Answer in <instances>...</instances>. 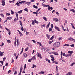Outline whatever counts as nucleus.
<instances>
[{
	"label": "nucleus",
	"mask_w": 75,
	"mask_h": 75,
	"mask_svg": "<svg viewBox=\"0 0 75 75\" xmlns=\"http://www.w3.org/2000/svg\"><path fill=\"white\" fill-rule=\"evenodd\" d=\"M70 11H72L73 12H74V9H71Z\"/></svg>",
	"instance_id": "obj_56"
},
{
	"label": "nucleus",
	"mask_w": 75,
	"mask_h": 75,
	"mask_svg": "<svg viewBox=\"0 0 75 75\" xmlns=\"http://www.w3.org/2000/svg\"><path fill=\"white\" fill-rule=\"evenodd\" d=\"M14 62V59H12V62H11V63H13Z\"/></svg>",
	"instance_id": "obj_57"
},
{
	"label": "nucleus",
	"mask_w": 75,
	"mask_h": 75,
	"mask_svg": "<svg viewBox=\"0 0 75 75\" xmlns=\"http://www.w3.org/2000/svg\"><path fill=\"white\" fill-rule=\"evenodd\" d=\"M52 31V29L51 28H49V32H50V31Z\"/></svg>",
	"instance_id": "obj_51"
},
{
	"label": "nucleus",
	"mask_w": 75,
	"mask_h": 75,
	"mask_svg": "<svg viewBox=\"0 0 75 75\" xmlns=\"http://www.w3.org/2000/svg\"><path fill=\"white\" fill-rule=\"evenodd\" d=\"M33 7L34 8H38V6H35V5H34Z\"/></svg>",
	"instance_id": "obj_29"
},
{
	"label": "nucleus",
	"mask_w": 75,
	"mask_h": 75,
	"mask_svg": "<svg viewBox=\"0 0 75 75\" xmlns=\"http://www.w3.org/2000/svg\"><path fill=\"white\" fill-rule=\"evenodd\" d=\"M38 44H39L40 46H42V44H41V43L40 42H37V45H38Z\"/></svg>",
	"instance_id": "obj_19"
},
{
	"label": "nucleus",
	"mask_w": 75,
	"mask_h": 75,
	"mask_svg": "<svg viewBox=\"0 0 75 75\" xmlns=\"http://www.w3.org/2000/svg\"><path fill=\"white\" fill-rule=\"evenodd\" d=\"M52 54H54L55 55H58V54L57 52H52Z\"/></svg>",
	"instance_id": "obj_7"
},
{
	"label": "nucleus",
	"mask_w": 75,
	"mask_h": 75,
	"mask_svg": "<svg viewBox=\"0 0 75 75\" xmlns=\"http://www.w3.org/2000/svg\"><path fill=\"white\" fill-rule=\"evenodd\" d=\"M54 63H55V64H58V62H57V61H54Z\"/></svg>",
	"instance_id": "obj_58"
},
{
	"label": "nucleus",
	"mask_w": 75,
	"mask_h": 75,
	"mask_svg": "<svg viewBox=\"0 0 75 75\" xmlns=\"http://www.w3.org/2000/svg\"><path fill=\"white\" fill-rule=\"evenodd\" d=\"M29 48H28V47H27V48L25 50V51H28V50Z\"/></svg>",
	"instance_id": "obj_34"
},
{
	"label": "nucleus",
	"mask_w": 75,
	"mask_h": 75,
	"mask_svg": "<svg viewBox=\"0 0 75 75\" xmlns=\"http://www.w3.org/2000/svg\"><path fill=\"white\" fill-rule=\"evenodd\" d=\"M54 37H55V35H53L52 37L50 39V40H53V39L54 38Z\"/></svg>",
	"instance_id": "obj_21"
},
{
	"label": "nucleus",
	"mask_w": 75,
	"mask_h": 75,
	"mask_svg": "<svg viewBox=\"0 0 75 75\" xmlns=\"http://www.w3.org/2000/svg\"><path fill=\"white\" fill-rule=\"evenodd\" d=\"M51 61H55V59L54 58H52L51 59Z\"/></svg>",
	"instance_id": "obj_47"
},
{
	"label": "nucleus",
	"mask_w": 75,
	"mask_h": 75,
	"mask_svg": "<svg viewBox=\"0 0 75 75\" xmlns=\"http://www.w3.org/2000/svg\"><path fill=\"white\" fill-rule=\"evenodd\" d=\"M38 53H37V54H36V55H37V56L38 57H39V56H40V53H38Z\"/></svg>",
	"instance_id": "obj_35"
},
{
	"label": "nucleus",
	"mask_w": 75,
	"mask_h": 75,
	"mask_svg": "<svg viewBox=\"0 0 75 75\" xmlns=\"http://www.w3.org/2000/svg\"><path fill=\"white\" fill-rule=\"evenodd\" d=\"M50 50V49L48 48L46 51L45 50V52H48V51Z\"/></svg>",
	"instance_id": "obj_37"
},
{
	"label": "nucleus",
	"mask_w": 75,
	"mask_h": 75,
	"mask_svg": "<svg viewBox=\"0 0 75 75\" xmlns=\"http://www.w3.org/2000/svg\"><path fill=\"white\" fill-rule=\"evenodd\" d=\"M41 28H43L44 27H45V25L44 24L42 25H41Z\"/></svg>",
	"instance_id": "obj_32"
},
{
	"label": "nucleus",
	"mask_w": 75,
	"mask_h": 75,
	"mask_svg": "<svg viewBox=\"0 0 75 75\" xmlns=\"http://www.w3.org/2000/svg\"><path fill=\"white\" fill-rule=\"evenodd\" d=\"M15 5H17V6H18V7H19V6H20V4L18 2H17L15 4Z\"/></svg>",
	"instance_id": "obj_18"
},
{
	"label": "nucleus",
	"mask_w": 75,
	"mask_h": 75,
	"mask_svg": "<svg viewBox=\"0 0 75 75\" xmlns=\"http://www.w3.org/2000/svg\"><path fill=\"white\" fill-rule=\"evenodd\" d=\"M37 68V66L35 64H33V66L32 67V68Z\"/></svg>",
	"instance_id": "obj_26"
},
{
	"label": "nucleus",
	"mask_w": 75,
	"mask_h": 75,
	"mask_svg": "<svg viewBox=\"0 0 75 75\" xmlns=\"http://www.w3.org/2000/svg\"><path fill=\"white\" fill-rule=\"evenodd\" d=\"M48 7V10H49L50 11H51V10H52V9H53L52 7H51V6H49L48 5H46L45 7Z\"/></svg>",
	"instance_id": "obj_2"
},
{
	"label": "nucleus",
	"mask_w": 75,
	"mask_h": 75,
	"mask_svg": "<svg viewBox=\"0 0 75 75\" xmlns=\"http://www.w3.org/2000/svg\"><path fill=\"white\" fill-rule=\"evenodd\" d=\"M32 41L33 42H34V44H36L35 41L34 40H32Z\"/></svg>",
	"instance_id": "obj_45"
},
{
	"label": "nucleus",
	"mask_w": 75,
	"mask_h": 75,
	"mask_svg": "<svg viewBox=\"0 0 75 75\" xmlns=\"http://www.w3.org/2000/svg\"><path fill=\"white\" fill-rule=\"evenodd\" d=\"M16 74H17V71H15L14 75H16Z\"/></svg>",
	"instance_id": "obj_63"
},
{
	"label": "nucleus",
	"mask_w": 75,
	"mask_h": 75,
	"mask_svg": "<svg viewBox=\"0 0 75 75\" xmlns=\"http://www.w3.org/2000/svg\"><path fill=\"white\" fill-rule=\"evenodd\" d=\"M23 56L24 57H25L26 58V57H27V54L25 53H24L23 54Z\"/></svg>",
	"instance_id": "obj_10"
},
{
	"label": "nucleus",
	"mask_w": 75,
	"mask_h": 75,
	"mask_svg": "<svg viewBox=\"0 0 75 75\" xmlns=\"http://www.w3.org/2000/svg\"><path fill=\"white\" fill-rule=\"evenodd\" d=\"M23 69V66H22L21 67V68L20 69V72L18 74V75H21V72H22V69Z\"/></svg>",
	"instance_id": "obj_6"
},
{
	"label": "nucleus",
	"mask_w": 75,
	"mask_h": 75,
	"mask_svg": "<svg viewBox=\"0 0 75 75\" xmlns=\"http://www.w3.org/2000/svg\"><path fill=\"white\" fill-rule=\"evenodd\" d=\"M15 41L14 44L15 46L16 47V42H17V39L16 38H15Z\"/></svg>",
	"instance_id": "obj_11"
},
{
	"label": "nucleus",
	"mask_w": 75,
	"mask_h": 75,
	"mask_svg": "<svg viewBox=\"0 0 75 75\" xmlns=\"http://www.w3.org/2000/svg\"><path fill=\"white\" fill-rule=\"evenodd\" d=\"M6 59V57H5L3 58V61H4V60Z\"/></svg>",
	"instance_id": "obj_50"
},
{
	"label": "nucleus",
	"mask_w": 75,
	"mask_h": 75,
	"mask_svg": "<svg viewBox=\"0 0 75 75\" xmlns=\"http://www.w3.org/2000/svg\"><path fill=\"white\" fill-rule=\"evenodd\" d=\"M26 4H27V5H28L29 6H30V5L31 4V2H27L25 3Z\"/></svg>",
	"instance_id": "obj_13"
},
{
	"label": "nucleus",
	"mask_w": 75,
	"mask_h": 75,
	"mask_svg": "<svg viewBox=\"0 0 75 75\" xmlns=\"http://www.w3.org/2000/svg\"><path fill=\"white\" fill-rule=\"evenodd\" d=\"M68 74L69 75H71L72 74V72H68Z\"/></svg>",
	"instance_id": "obj_36"
},
{
	"label": "nucleus",
	"mask_w": 75,
	"mask_h": 75,
	"mask_svg": "<svg viewBox=\"0 0 75 75\" xmlns=\"http://www.w3.org/2000/svg\"><path fill=\"white\" fill-rule=\"evenodd\" d=\"M51 26L52 28H53V27H54V25L52 24L51 25Z\"/></svg>",
	"instance_id": "obj_42"
},
{
	"label": "nucleus",
	"mask_w": 75,
	"mask_h": 75,
	"mask_svg": "<svg viewBox=\"0 0 75 75\" xmlns=\"http://www.w3.org/2000/svg\"><path fill=\"white\" fill-rule=\"evenodd\" d=\"M17 46H18V45H19V41L18 40H17Z\"/></svg>",
	"instance_id": "obj_33"
},
{
	"label": "nucleus",
	"mask_w": 75,
	"mask_h": 75,
	"mask_svg": "<svg viewBox=\"0 0 75 75\" xmlns=\"http://www.w3.org/2000/svg\"><path fill=\"white\" fill-rule=\"evenodd\" d=\"M53 21H56V22H58V19L56 18H54L53 19Z\"/></svg>",
	"instance_id": "obj_8"
},
{
	"label": "nucleus",
	"mask_w": 75,
	"mask_h": 75,
	"mask_svg": "<svg viewBox=\"0 0 75 75\" xmlns=\"http://www.w3.org/2000/svg\"><path fill=\"white\" fill-rule=\"evenodd\" d=\"M50 22H49L48 24V25H47L46 28H48L49 27V26H50Z\"/></svg>",
	"instance_id": "obj_14"
},
{
	"label": "nucleus",
	"mask_w": 75,
	"mask_h": 75,
	"mask_svg": "<svg viewBox=\"0 0 75 75\" xmlns=\"http://www.w3.org/2000/svg\"><path fill=\"white\" fill-rule=\"evenodd\" d=\"M43 19L45 20V21H47V18L44 17H43Z\"/></svg>",
	"instance_id": "obj_17"
},
{
	"label": "nucleus",
	"mask_w": 75,
	"mask_h": 75,
	"mask_svg": "<svg viewBox=\"0 0 75 75\" xmlns=\"http://www.w3.org/2000/svg\"><path fill=\"white\" fill-rule=\"evenodd\" d=\"M35 59V56H33L32 58V59Z\"/></svg>",
	"instance_id": "obj_31"
},
{
	"label": "nucleus",
	"mask_w": 75,
	"mask_h": 75,
	"mask_svg": "<svg viewBox=\"0 0 75 75\" xmlns=\"http://www.w3.org/2000/svg\"><path fill=\"white\" fill-rule=\"evenodd\" d=\"M46 36L47 37L48 39H50V35H48V34H46Z\"/></svg>",
	"instance_id": "obj_15"
},
{
	"label": "nucleus",
	"mask_w": 75,
	"mask_h": 75,
	"mask_svg": "<svg viewBox=\"0 0 75 75\" xmlns=\"http://www.w3.org/2000/svg\"><path fill=\"white\" fill-rule=\"evenodd\" d=\"M32 24L33 25H34V20H32Z\"/></svg>",
	"instance_id": "obj_46"
},
{
	"label": "nucleus",
	"mask_w": 75,
	"mask_h": 75,
	"mask_svg": "<svg viewBox=\"0 0 75 75\" xmlns=\"http://www.w3.org/2000/svg\"><path fill=\"white\" fill-rule=\"evenodd\" d=\"M53 45L55 47H59L60 45V42H57L54 44Z\"/></svg>",
	"instance_id": "obj_1"
},
{
	"label": "nucleus",
	"mask_w": 75,
	"mask_h": 75,
	"mask_svg": "<svg viewBox=\"0 0 75 75\" xmlns=\"http://www.w3.org/2000/svg\"><path fill=\"white\" fill-rule=\"evenodd\" d=\"M19 22L20 23V24L21 25V27H23V24L22 23V22H21V21H19Z\"/></svg>",
	"instance_id": "obj_22"
},
{
	"label": "nucleus",
	"mask_w": 75,
	"mask_h": 75,
	"mask_svg": "<svg viewBox=\"0 0 75 75\" xmlns=\"http://www.w3.org/2000/svg\"><path fill=\"white\" fill-rule=\"evenodd\" d=\"M21 29L22 31H24V29L23 28V27L21 28Z\"/></svg>",
	"instance_id": "obj_61"
},
{
	"label": "nucleus",
	"mask_w": 75,
	"mask_h": 75,
	"mask_svg": "<svg viewBox=\"0 0 75 75\" xmlns=\"http://www.w3.org/2000/svg\"><path fill=\"white\" fill-rule=\"evenodd\" d=\"M68 40H74V39L72 38H70L68 39Z\"/></svg>",
	"instance_id": "obj_23"
},
{
	"label": "nucleus",
	"mask_w": 75,
	"mask_h": 75,
	"mask_svg": "<svg viewBox=\"0 0 75 75\" xmlns=\"http://www.w3.org/2000/svg\"><path fill=\"white\" fill-rule=\"evenodd\" d=\"M28 62H31V59H29V60H28Z\"/></svg>",
	"instance_id": "obj_59"
},
{
	"label": "nucleus",
	"mask_w": 75,
	"mask_h": 75,
	"mask_svg": "<svg viewBox=\"0 0 75 75\" xmlns=\"http://www.w3.org/2000/svg\"><path fill=\"white\" fill-rule=\"evenodd\" d=\"M42 5L43 7H45V6H46V5L44 4H43V3H42Z\"/></svg>",
	"instance_id": "obj_53"
},
{
	"label": "nucleus",
	"mask_w": 75,
	"mask_h": 75,
	"mask_svg": "<svg viewBox=\"0 0 75 75\" xmlns=\"http://www.w3.org/2000/svg\"><path fill=\"white\" fill-rule=\"evenodd\" d=\"M71 47H74V44H72L71 45Z\"/></svg>",
	"instance_id": "obj_52"
},
{
	"label": "nucleus",
	"mask_w": 75,
	"mask_h": 75,
	"mask_svg": "<svg viewBox=\"0 0 75 75\" xmlns=\"http://www.w3.org/2000/svg\"><path fill=\"white\" fill-rule=\"evenodd\" d=\"M50 57L51 58H54V57L53 56V55H50Z\"/></svg>",
	"instance_id": "obj_41"
},
{
	"label": "nucleus",
	"mask_w": 75,
	"mask_h": 75,
	"mask_svg": "<svg viewBox=\"0 0 75 75\" xmlns=\"http://www.w3.org/2000/svg\"><path fill=\"white\" fill-rule=\"evenodd\" d=\"M22 11H23V10H21V11H18V13H19V14H20V13H22Z\"/></svg>",
	"instance_id": "obj_27"
},
{
	"label": "nucleus",
	"mask_w": 75,
	"mask_h": 75,
	"mask_svg": "<svg viewBox=\"0 0 75 75\" xmlns=\"http://www.w3.org/2000/svg\"><path fill=\"white\" fill-rule=\"evenodd\" d=\"M24 10H25V11H27V13H28V10L27 9V8H25L24 9Z\"/></svg>",
	"instance_id": "obj_30"
},
{
	"label": "nucleus",
	"mask_w": 75,
	"mask_h": 75,
	"mask_svg": "<svg viewBox=\"0 0 75 75\" xmlns=\"http://www.w3.org/2000/svg\"><path fill=\"white\" fill-rule=\"evenodd\" d=\"M40 9H41V8H39L38 9V10L36 11L37 13H38V11H39V10H40Z\"/></svg>",
	"instance_id": "obj_54"
},
{
	"label": "nucleus",
	"mask_w": 75,
	"mask_h": 75,
	"mask_svg": "<svg viewBox=\"0 0 75 75\" xmlns=\"http://www.w3.org/2000/svg\"><path fill=\"white\" fill-rule=\"evenodd\" d=\"M11 14H14V12L13 11H12V10H11Z\"/></svg>",
	"instance_id": "obj_39"
},
{
	"label": "nucleus",
	"mask_w": 75,
	"mask_h": 75,
	"mask_svg": "<svg viewBox=\"0 0 75 75\" xmlns=\"http://www.w3.org/2000/svg\"><path fill=\"white\" fill-rule=\"evenodd\" d=\"M16 17H17H17H18V13H17L16 12Z\"/></svg>",
	"instance_id": "obj_55"
},
{
	"label": "nucleus",
	"mask_w": 75,
	"mask_h": 75,
	"mask_svg": "<svg viewBox=\"0 0 75 75\" xmlns=\"http://www.w3.org/2000/svg\"><path fill=\"white\" fill-rule=\"evenodd\" d=\"M62 55L63 56H64L65 55V53H62V51H61V58H62Z\"/></svg>",
	"instance_id": "obj_5"
},
{
	"label": "nucleus",
	"mask_w": 75,
	"mask_h": 75,
	"mask_svg": "<svg viewBox=\"0 0 75 75\" xmlns=\"http://www.w3.org/2000/svg\"><path fill=\"white\" fill-rule=\"evenodd\" d=\"M0 15L1 17H4V15H3V13H1Z\"/></svg>",
	"instance_id": "obj_40"
},
{
	"label": "nucleus",
	"mask_w": 75,
	"mask_h": 75,
	"mask_svg": "<svg viewBox=\"0 0 75 75\" xmlns=\"http://www.w3.org/2000/svg\"><path fill=\"white\" fill-rule=\"evenodd\" d=\"M71 24L72 28H73L75 30V28L74 27V24H73L72 23H71Z\"/></svg>",
	"instance_id": "obj_25"
},
{
	"label": "nucleus",
	"mask_w": 75,
	"mask_h": 75,
	"mask_svg": "<svg viewBox=\"0 0 75 75\" xmlns=\"http://www.w3.org/2000/svg\"><path fill=\"white\" fill-rule=\"evenodd\" d=\"M5 1L4 0H2V6H5V3H6V2H5Z\"/></svg>",
	"instance_id": "obj_4"
},
{
	"label": "nucleus",
	"mask_w": 75,
	"mask_h": 75,
	"mask_svg": "<svg viewBox=\"0 0 75 75\" xmlns=\"http://www.w3.org/2000/svg\"><path fill=\"white\" fill-rule=\"evenodd\" d=\"M39 57L40 59H42V57H41V54H40Z\"/></svg>",
	"instance_id": "obj_60"
},
{
	"label": "nucleus",
	"mask_w": 75,
	"mask_h": 75,
	"mask_svg": "<svg viewBox=\"0 0 75 75\" xmlns=\"http://www.w3.org/2000/svg\"><path fill=\"white\" fill-rule=\"evenodd\" d=\"M55 29L56 30H57L58 31H60V30H59V28H58V27H57V26L55 27Z\"/></svg>",
	"instance_id": "obj_9"
},
{
	"label": "nucleus",
	"mask_w": 75,
	"mask_h": 75,
	"mask_svg": "<svg viewBox=\"0 0 75 75\" xmlns=\"http://www.w3.org/2000/svg\"><path fill=\"white\" fill-rule=\"evenodd\" d=\"M34 22L35 23H36V24H38V21H37V20H36V19L34 20Z\"/></svg>",
	"instance_id": "obj_28"
},
{
	"label": "nucleus",
	"mask_w": 75,
	"mask_h": 75,
	"mask_svg": "<svg viewBox=\"0 0 75 75\" xmlns=\"http://www.w3.org/2000/svg\"><path fill=\"white\" fill-rule=\"evenodd\" d=\"M19 34L20 36H21V37L22 36H23V33H21V32H20V33H19Z\"/></svg>",
	"instance_id": "obj_24"
},
{
	"label": "nucleus",
	"mask_w": 75,
	"mask_h": 75,
	"mask_svg": "<svg viewBox=\"0 0 75 75\" xmlns=\"http://www.w3.org/2000/svg\"><path fill=\"white\" fill-rule=\"evenodd\" d=\"M74 63H71V64L70 65V67H72V66H73V65H74Z\"/></svg>",
	"instance_id": "obj_48"
},
{
	"label": "nucleus",
	"mask_w": 75,
	"mask_h": 75,
	"mask_svg": "<svg viewBox=\"0 0 75 75\" xmlns=\"http://www.w3.org/2000/svg\"><path fill=\"white\" fill-rule=\"evenodd\" d=\"M4 43L2 42V45H0V47H3V45H4Z\"/></svg>",
	"instance_id": "obj_44"
},
{
	"label": "nucleus",
	"mask_w": 75,
	"mask_h": 75,
	"mask_svg": "<svg viewBox=\"0 0 75 75\" xmlns=\"http://www.w3.org/2000/svg\"><path fill=\"white\" fill-rule=\"evenodd\" d=\"M4 54V53H0V56H1V57H2V56H3V55Z\"/></svg>",
	"instance_id": "obj_43"
},
{
	"label": "nucleus",
	"mask_w": 75,
	"mask_h": 75,
	"mask_svg": "<svg viewBox=\"0 0 75 75\" xmlns=\"http://www.w3.org/2000/svg\"><path fill=\"white\" fill-rule=\"evenodd\" d=\"M6 16H10V13H6Z\"/></svg>",
	"instance_id": "obj_49"
},
{
	"label": "nucleus",
	"mask_w": 75,
	"mask_h": 75,
	"mask_svg": "<svg viewBox=\"0 0 75 75\" xmlns=\"http://www.w3.org/2000/svg\"><path fill=\"white\" fill-rule=\"evenodd\" d=\"M8 63H6L5 64V66H8Z\"/></svg>",
	"instance_id": "obj_62"
},
{
	"label": "nucleus",
	"mask_w": 75,
	"mask_h": 75,
	"mask_svg": "<svg viewBox=\"0 0 75 75\" xmlns=\"http://www.w3.org/2000/svg\"><path fill=\"white\" fill-rule=\"evenodd\" d=\"M22 3H25V1H21Z\"/></svg>",
	"instance_id": "obj_64"
},
{
	"label": "nucleus",
	"mask_w": 75,
	"mask_h": 75,
	"mask_svg": "<svg viewBox=\"0 0 75 75\" xmlns=\"http://www.w3.org/2000/svg\"><path fill=\"white\" fill-rule=\"evenodd\" d=\"M47 48H46V47H44V48H43V47L42 48H41V50H42H42H43V49H44V50L45 51V50H46V49H47Z\"/></svg>",
	"instance_id": "obj_16"
},
{
	"label": "nucleus",
	"mask_w": 75,
	"mask_h": 75,
	"mask_svg": "<svg viewBox=\"0 0 75 75\" xmlns=\"http://www.w3.org/2000/svg\"><path fill=\"white\" fill-rule=\"evenodd\" d=\"M74 52H73V51H68V53H69V54H67V56H71L72 55V54Z\"/></svg>",
	"instance_id": "obj_3"
},
{
	"label": "nucleus",
	"mask_w": 75,
	"mask_h": 75,
	"mask_svg": "<svg viewBox=\"0 0 75 75\" xmlns=\"http://www.w3.org/2000/svg\"><path fill=\"white\" fill-rule=\"evenodd\" d=\"M26 44L29 47H31L32 46V45H31V44H30V43H26Z\"/></svg>",
	"instance_id": "obj_20"
},
{
	"label": "nucleus",
	"mask_w": 75,
	"mask_h": 75,
	"mask_svg": "<svg viewBox=\"0 0 75 75\" xmlns=\"http://www.w3.org/2000/svg\"><path fill=\"white\" fill-rule=\"evenodd\" d=\"M12 19V18L10 17H7L6 19L7 20H11Z\"/></svg>",
	"instance_id": "obj_12"
},
{
	"label": "nucleus",
	"mask_w": 75,
	"mask_h": 75,
	"mask_svg": "<svg viewBox=\"0 0 75 75\" xmlns=\"http://www.w3.org/2000/svg\"><path fill=\"white\" fill-rule=\"evenodd\" d=\"M7 42L9 43H10V42H11V41L10 40H7Z\"/></svg>",
	"instance_id": "obj_38"
}]
</instances>
